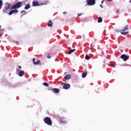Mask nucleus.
Returning <instances> with one entry per match:
<instances>
[{
	"mask_svg": "<svg viewBox=\"0 0 131 131\" xmlns=\"http://www.w3.org/2000/svg\"><path fill=\"white\" fill-rule=\"evenodd\" d=\"M118 12H119V11H117V13H118Z\"/></svg>",
	"mask_w": 131,
	"mask_h": 131,
	"instance_id": "e433bc0d",
	"label": "nucleus"
},
{
	"mask_svg": "<svg viewBox=\"0 0 131 131\" xmlns=\"http://www.w3.org/2000/svg\"><path fill=\"white\" fill-rule=\"evenodd\" d=\"M61 123H64V121H61Z\"/></svg>",
	"mask_w": 131,
	"mask_h": 131,
	"instance_id": "2f4dec72",
	"label": "nucleus"
},
{
	"mask_svg": "<svg viewBox=\"0 0 131 131\" xmlns=\"http://www.w3.org/2000/svg\"><path fill=\"white\" fill-rule=\"evenodd\" d=\"M100 7H101V8H103V6H102V5H100Z\"/></svg>",
	"mask_w": 131,
	"mask_h": 131,
	"instance_id": "f704fd0d",
	"label": "nucleus"
},
{
	"mask_svg": "<svg viewBox=\"0 0 131 131\" xmlns=\"http://www.w3.org/2000/svg\"><path fill=\"white\" fill-rule=\"evenodd\" d=\"M74 52H75V49H72V50H70V51H69L68 52V54L69 55H70V54H72V53H73Z\"/></svg>",
	"mask_w": 131,
	"mask_h": 131,
	"instance_id": "f3484780",
	"label": "nucleus"
},
{
	"mask_svg": "<svg viewBox=\"0 0 131 131\" xmlns=\"http://www.w3.org/2000/svg\"><path fill=\"white\" fill-rule=\"evenodd\" d=\"M43 121L46 124L48 125H52L53 124V122H52V119L49 117H46L43 119Z\"/></svg>",
	"mask_w": 131,
	"mask_h": 131,
	"instance_id": "7ed1b4c3",
	"label": "nucleus"
},
{
	"mask_svg": "<svg viewBox=\"0 0 131 131\" xmlns=\"http://www.w3.org/2000/svg\"><path fill=\"white\" fill-rule=\"evenodd\" d=\"M65 79H70V78H71V75H70V74H68L67 75H66V76L64 77Z\"/></svg>",
	"mask_w": 131,
	"mask_h": 131,
	"instance_id": "2eb2a0df",
	"label": "nucleus"
},
{
	"mask_svg": "<svg viewBox=\"0 0 131 131\" xmlns=\"http://www.w3.org/2000/svg\"><path fill=\"white\" fill-rule=\"evenodd\" d=\"M107 2H112V0H107Z\"/></svg>",
	"mask_w": 131,
	"mask_h": 131,
	"instance_id": "c85d7f7f",
	"label": "nucleus"
},
{
	"mask_svg": "<svg viewBox=\"0 0 131 131\" xmlns=\"http://www.w3.org/2000/svg\"><path fill=\"white\" fill-rule=\"evenodd\" d=\"M103 3H104V1H102L101 2V4H103Z\"/></svg>",
	"mask_w": 131,
	"mask_h": 131,
	"instance_id": "473e14b6",
	"label": "nucleus"
},
{
	"mask_svg": "<svg viewBox=\"0 0 131 131\" xmlns=\"http://www.w3.org/2000/svg\"><path fill=\"white\" fill-rule=\"evenodd\" d=\"M85 59L86 60H90V59H91V57L88 56V55H85Z\"/></svg>",
	"mask_w": 131,
	"mask_h": 131,
	"instance_id": "6ab92c4d",
	"label": "nucleus"
},
{
	"mask_svg": "<svg viewBox=\"0 0 131 131\" xmlns=\"http://www.w3.org/2000/svg\"><path fill=\"white\" fill-rule=\"evenodd\" d=\"M70 88V84H67V83H64V84L63 86V88L64 90H68Z\"/></svg>",
	"mask_w": 131,
	"mask_h": 131,
	"instance_id": "9d476101",
	"label": "nucleus"
},
{
	"mask_svg": "<svg viewBox=\"0 0 131 131\" xmlns=\"http://www.w3.org/2000/svg\"><path fill=\"white\" fill-rule=\"evenodd\" d=\"M2 7H3V1L0 0V10L2 9Z\"/></svg>",
	"mask_w": 131,
	"mask_h": 131,
	"instance_id": "aec40b11",
	"label": "nucleus"
},
{
	"mask_svg": "<svg viewBox=\"0 0 131 131\" xmlns=\"http://www.w3.org/2000/svg\"><path fill=\"white\" fill-rule=\"evenodd\" d=\"M11 8V4L9 3L6 4V7H5V9L6 10H9V9Z\"/></svg>",
	"mask_w": 131,
	"mask_h": 131,
	"instance_id": "ddd939ff",
	"label": "nucleus"
},
{
	"mask_svg": "<svg viewBox=\"0 0 131 131\" xmlns=\"http://www.w3.org/2000/svg\"><path fill=\"white\" fill-rule=\"evenodd\" d=\"M26 11L25 10H24V11H21V13H25Z\"/></svg>",
	"mask_w": 131,
	"mask_h": 131,
	"instance_id": "a878e982",
	"label": "nucleus"
},
{
	"mask_svg": "<svg viewBox=\"0 0 131 131\" xmlns=\"http://www.w3.org/2000/svg\"><path fill=\"white\" fill-rule=\"evenodd\" d=\"M0 28H2V26H0Z\"/></svg>",
	"mask_w": 131,
	"mask_h": 131,
	"instance_id": "c9c22d12",
	"label": "nucleus"
},
{
	"mask_svg": "<svg viewBox=\"0 0 131 131\" xmlns=\"http://www.w3.org/2000/svg\"><path fill=\"white\" fill-rule=\"evenodd\" d=\"M22 6V2H18L17 3H16L15 4L12 5L10 10V11L12 10H17V9H19L20 8H21Z\"/></svg>",
	"mask_w": 131,
	"mask_h": 131,
	"instance_id": "f03ea898",
	"label": "nucleus"
},
{
	"mask_svg": "<svg viewBox=\"0 0 131 131\" xmlns=\"http://www.w3.org/2000/svg\"><path fill=\"white\" fill-rule=\"evenodd\" d=\"M88 6H94L96 4V0H86Z\"/></svg>",
	"mask_w": 131,
	"mask_h": 131,
	"instance_id": "20e7f679",
	"label": "nucleus"
},
{
	"mask_svg": "<svg viewBox=\"0 0 131 131\" xmlns=\"http://www.w3.org/2000/svg\"><path fill=\"white\" fill-rule=\"evenodd\" d=\"M82 14L81 13L78 14V17H79V16H81Z\"/></svg>",
	"mask_w": 131,
	"mask_h": 131,
	"instance_id": "5701e85b",
	"label": "nucleus"
},
{
	"mask_svg": "<svg viewBox=\"0 0 131 131\" xmlns=\"http://www.w3.org/2000/svg\"><path fill=\"white\" fill-rule=\"evenodd\" d=\"M102 21H103V18H102L101 17H99L98 19V23H101Z\"/></svg>",
	"mask_w": 131,
	"mask_h": 131,
	"instance_id": "a211bd4d",
	"label": "nucleus"
},
{
	"mask_svg": "<svg viewBox=\"0 0 131 131\" xmlns=\"http://www.w3.org/2000/svg\"><path fill=\"white\" fill-rule=\"evenodd\" d=\"M48 25L49 27H51V26H53V23H52V21L49 20Z\"/></svg>",
	"mask_w": 131,
	"mask_h": 131,
	"instance_id": "dca6fc26",
	"label": "nucleus"
},
{
	"mask_svg": "<svg viewBox=\"0 0 131 131\" xmlns=\"http://www.w3.org/2000/svg\"><path fill=\"white\" fill-rule=\"evenodd\" d=\"M112 66H114V64L113 63H112Z\"/></svg>",
	"mask_w": 131,
	"mask_h": 131,
	"instance_id": "72a5a7b5",
	"label": "nucleus"
},
{
	"mask_svg": "<svg viewBox=\"0 0 131 131\" xmlns=\"http://www.w3.org/2000/svg\"><path fill=\"white\" fill-rule=\"evenodd\" d=\"M121 59H122L124 61H127L128 60V57L125 54H122L120 56Z\"/></svg>",
	"mask_w": 131,
	"mask_h": 131,
	"instance_id": "423d86ee",
	"label": "nucleus"
},
{
	"mask_svg": "<svg viewBox=\"0 0 131 131\" xmlns=\"http://www.w3.org/2000/svg\"><path fill=\"white\" fill-rule=\"evenodd\" d=\"M47 58H48V59H51V58H52V57L51 56H50V54H49L48 55H47Z\"/></svg>",
	"mask_w": 131,
	"mask_h": 131,
	"instance_id": "4be33fe9",
	"label": "nucleus"
},
{
	"mask_svg": "<svg viewBox=\"0 0 131 131\" xmlns=\"http://www.w3.org/2000/svg\"><path fill=\"white\" fill-rule=\"evenodd\" d=\"M90 50H93V47L90 48Z\"/></svg>",
	"mask_w": 131,
	"mask_h": 131,
	"instance_id": "7c9ffc66",
	"label": "nucleus"
},
{
	"mask_svg": "<svg viewBox=\"0 0 131 131\" xmlns=\"http://www.w3.org/2000/svg\"><path fill=\"white\" fill-rule=\"evenodd\" d=\"M33 63L34 65H39V63H40V60H38L35 62V58H33Z\"/></svg>",
	"mask_w": 131,
	"mask_h": 131,
	"instance_id": "0eeeda50",
	"label": "nucleus"
},
{
	"mask_svg": "<svg viewBox=\"0 0 131 131\" xmlns=\"http://www.w3.org/2000/svg\"><path fill=\"white\" fill-rule=\"evenodd\" d=\"M18 68H19V69H21V68H22V67H21V66H18Z\"/></svg>",
	"mask_w": 131,
	"mask_h": 131,
	"instance_id": "cd10ccee",
	"label": "nucleus"
},
{
	"mask_svg": "<svg viewBox=\"0 0 131 131\" xmlns=\"http://www.w3.org/2000/svg\"><path fill=\"white\" fill-rule=\"evenodd\" d=\"M38 6H39V4L37 1H35L32 2V7H38Z\"/></svg>",
	"mask_w": 131,
	"mask_h": 131,
	"instance_id": "1a4fd4ad",
	"label": "nucleus"
},
{
	"mask_svg": "<svg viewBox=\"0 0 131 131\" xmlns=\"http://www.w3.org/2000/svg\"><path fill=\"white\" fill-rule=\"evenodd\" d=\"M25 73L24 71H20L18 73V76L22 77L24 75Z\"/></svg>",
	"mask_w": 131,
	"mask_h": 131,
	"instance_id": "9b49d317",
	"label": "nucleus"
},
{
	"mask_svg": "<svg viewBox=\"0 0 131 131\" xmlns=\"http://www.w3.org/2000/svg\"><path fill=\"white\" fill-rule=\"evenodd\" d=\"M15 43H16V45H19V41H17L16 42H15Z\"/></svg>",
	"mask_w": 131,
	"mask_h": 131,
	"instance_id": "393cba45",
	"label": "nucleus"
},
{
	"mask_svg": "<svg viewBox=\"0 0 131 131\" xmlns=\"http://www.w3.org/2000/svg\"><path fill=\"white\" fill-rule=\"evenodd\" d=\"M64 84H65V83H61V85H64Z\"/></svg>",
	"mask_w": 131,
	"mask_h": 131,
	"instance_id": "c756f323",
	"label": "nucleus"
},
{
	"mask_svg": "<svg viewBox=\"0 0 131 131\" xmlns=\"http://www.w3.org/2000/svg\"><path fill=\"white\" fill-rule=\"evenodd\" d=\"M18 12H19V11H18V10L14 9L13 10L10 11L8 13V15H9V16H11V15H13V14H17Z\"/></svg>",
	"mask_w": 131,
	"mask_h": 131,
	"instance_id": "39448f33",
	"label": "nucleus"
},
{
	"mask_svg": "<svg viewBox=\"0 0 131 131\" xmlns=\"http://www.w3.org/2000/svg\"><path fill=\"white\" fill-rule=\"evenodd\" d=\"M86 75H88V72L85 71L82 74V75H81L82 78H85V77L86 76Z\"/></svg>",
	"mask_w": 131,
	"mask_h": 131,
	"instance_id": "f8f14e48",
	"label": "nucleus"
},
{
	"mask_svg": "<svg viewBox=\"0 0 131 131\" xmlns=\"http://www.w3.org/2000/svg\"><path fill=\"white\" fill-rule=\"evenodd\" d=\"M3 33L0 32V37H1V36H3Z\"/></svg>",
	"mask_w": 131,
	"mask_h": 131,
	"instance_id": "b1692460",
	"label": "nucleus"
},
{
	"mask_svg": "<svg viewBox=\"0 0 131 131\" xmlns=\"http://www.w3.org/2000/svg\"><path fill=\"white\" fill-rule=\"evenodd\" d=\"M31 6L29 4H27L25 7V10H28L29 9H30Z\"/></svg>",
	"mask_w": 131,
	"mask_h": 131,
	"instance_id": "4468645a",
	"label": "nucleus"
},
{
	"mask_svg": "<svg viewBox=\"0 0 131 131\" xmlns=\"http://www.w3.org/2000/svg\"><path fill=\"white\" fill-rule=\"evenodd\" d=\"M126 30H128V25H126L124 27V29L119 31L118 30H116L115 32H120L121 34L122 35H126L128 32H125Z\"/></svg>",
	"mask_w": 131,
	"mask_h": 131,
	"instance_id": "f257e3e1",
	"label": "nucleus"
},
{
	"mask_svg": "<svg viewBox=\"0 0 131 131\" xmlns=\"http://www.w3.org/2000/svg\"><path fill=\"white\" fill-rule=\"evenodd\" d=\"M52 91L53 93H54L55 94H59L60 93V90L57 88H54L52 90Z\"/></svg>",
	"mask_w": 131,
	"mask_h": 131,
	"instance_id": "6e6552de",
	"label": "nucleus"
},
{
	"mask_svg": "<svg viewBox=\"0 0 131 131\" xmlns=\"http://www.w3.org/2000/svg\"><path fill=\"white\" fill-rule=\"evenodd\" d=\"M63 15H65V14H67V12H63Z\"/></svg>",
	"mask_w": 131,
	"mask_h": 131,
	"instance_id": "bb28decb",
	"label": "nucleus"
},
{
	"mask_svg": "<svg viewBox=\"0 0 131 131\" xmlns=\"http://www.w3.org/2000/svg\"><path fill=\"white\" fill-rule=\"evenodd\" d=\"M43 85H45V86H49V84L48 83H47V82H44L43 83Z\"/></svg>",
	"mask_w": 131,
	"mask_h": 131,
	"instance_id": "412c9836",
	"label": "nucleus"
}]
</instances>
